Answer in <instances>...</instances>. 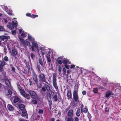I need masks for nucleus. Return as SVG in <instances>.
Masks as SVG:
<instances>
[{
	"label": "nucleus",
	"instance_id": "nucleus-22",
	"mask_svg": "<svg viewBox=\"0 0 121 121\" xmlns=\"http://www.w3.org/2000/svg\"><path fill=\"white\" fill-rule=\"evenodd\" d=\"M80 110L79 109H78L77 111L76 115L78 117H79L80 116Z\"/></svg>",
	"mask_w": 121,
	"mask_h": 121
},
{
	"label": "nucleus",
	"instance_id": "nucleus-45",
	"mask_svg": "<svg viewBox=\"0 0 121 121\" xmlns=\"http://www.w3.org/2000/svg\"><path fill=\"white\" fill-rule=\"evenodd\" d=\"M58 62V63L60 65H61L62 64V62L60 60H59Z\"/></svg>",
	"mask_w": 121,
	"mask_h": 121
},
{
	"label": "nucleus",
	"instance_id": "nucleus-26",
	"mask_svg": "<svg viewBox=\"0 0 121 121\" xmlns=\"http://www.w3.org/2000/svg\"><path fill=\"white\" fill-rule=\"evenodd\" d=\"M0 72H2L3 73H4L5 74V73L4 72V70L3 67H0Z\"/></svg>",
	"mask_w": 121,
	"mask_h": 121
},
{
	"label": "nucleus",
	"instance_id": "nucleus-3",
	"mask_svg": "<svg viewBox=\"0 0 121 121\" xmlns=\"http://www.w3.org/2000/svg\"><path fill=\"white\" fill-rule=\"evenodd\" d=\"M31 42H32V45L31 47V49L33 51H35L36 49H38V47L37 43L35 41V39L34 38L31 39Z\"/></svg>",
	"mask_w": 121,
	"mask_h": 121
},
{
	"label": "nucleus",
	"instance_id": "nucleus-42",
	"mask_svg": "<svg viewBox=\"0 0 121 121\" xmlns=\"http://www.w3.org/2000/svg\"><path fill=\"white\" fill-rule=\"evenodd\" d=\"M26 43H27V45H29L30 46V43L28 41H26Z\"/></svg>",
	"mask_w": 121,
	"mask_h": 121
},
{
	"label": "nucleus",
	"instance_id": "nucleus-5",
	"mask_svg": "<svg viewBox=\"0 0 121 121\" xmlns=\"http://www.w3.org/2000/svg\"><path fill=\"white\" fill-rule=\"evenodd\" d=\"M13 23H9V24L7 26V27L10 30L13 29L14 27H16L17 28V22L16 21H15V22L13 21H12Z\"/></svg>",
	"mask_w": 121,
	"mask_h": 121
},
{
	"label": "nucleus",
	"instance_id": "nucleus-56",
	"mask_svg": "<svg viewBox=\"0 0 121 121\" xmlns=\"http://www.w3.org/2000/svg\"><path fill=\"white\" fill-rule=\"evenodd\" d=\"M26 15L27 16H29L30 17H31V16H32V15H31L30 14V13L28 14H26Z\"/></svg>",
	"mask_w": 121,
	"mask_h": 121
},
{
	"label": "nucleus",
	"instance_id": "nucleus-41",
	"mask_svg": "<svg viewBox=\"0 0 121 121\" xmlns=\"http://www.w3.org/2000/svg\"><path fill=\"white\" fill-rule=\"evenodd\" d=\"M62 68L60 66H59L58 67V71L60 72L61 71Z\"/></svg>",
	"mask_w": 121,
	"mask_h": 121
},
{
	"label": "nucleus",
	"instance_id": "nucleus-21",
	"mask_svg": "<svg viewBox=\"0 0 121 121\" xmlns=\"http://www.w3.org/2000/svg\"><path fill=\"white\" fill-rule=\"evenodd\" d=\"M88 111L87 108H85L83 109H81V112H83L84 113H86Z\"/></svg>",
	"mask_w": 121,
	"mask_h": 121
},
{
	"label": "nucleus",
	"instance_id": "nucleus-58",
	"mask_svg": "<svg viewBox=\"0 0 121 121\" xmlns=\"http://www.w3.org/2000/svg\"><path fill=\"white\" fill-rule=\"evenodd\" d=\"M29 82H30V86H31L32 85V82L31 81L29 80Z\"/></svg>",
	"mask_w": 121,
	"mask_h": 121
},
{
	"label": "nucleus",
	"instance_id": "nucleus-19",
	"mask_svg": "<svg viewBox=\"0 0 121 121\" xmlns=\"http://www.w3.org/2000/svg\"><path fill=\"white\" fill-rule=\"evenodd\" d=\"M73 118L72 117H65V120L66 121H73Z\"/></svg>",
	"mask_w": 121,
	"mask_h": 121
},
{
	"label": "nucleus",
	"instance_id": "nucleus-36",
	"mask_svg": "<svg viewBox=\"0 0 121 121\" xmlns=\"http://www.w3.org/2000/svg\"><path fill=\"white\" fill-rule=\"evenodd\" d=\"M32 102L33 103V104H36L37 103V101L35 100H32Z\"/></svg>",
	"mask_w": 121,
	"mask_h": 121
},
{
	"label": "nucleus",
	"instance_id": "nucleus-57",
	"mask_svg": "<svg viewBox=\"0 0 121 121\" xmlns=\"http://www.w3.org/2000/svg\"><path fill=\"white\" fill-rule=\"evenodd\" d=\"M75 66L74 65H71V66L70 68H73Z\"/></svg>",
	"mask_w": 121,
	"mask_h": 121
},
{
	"label": "nucleus",
	"instance_id": "nucleus-23",
	"mask_svg": "<svg viewBox=\"0 0 121 121\" xmlns=\"http://www.w3.org/2000/svg\"><path fill=\"white\" fill-rule=\"evenodd\" d=\"M22 113V115L24 116H26L27 114V112L26 110L23 111Z\"/></svg>",
	"mask_w": 121,
	"mask_h": 121
},
{
	"label": "nucleus",
	"instance_id": "nucleus-1",
	"mask_svg": "<svg viewBox=\"0 0 121 121\" xmlns=\"http://www.w3.org/2000/svg\"><path fill=\"white\" fill-rule=\"evenodd\" d=\"M52 83L53 86L56 90L57 91H59L58 87L56 83V73H53Z\"/></svg>",
	"mask_w": 121,
	"mask_h": 121
},
{
	"label": "nucleus",
	"instance_id": "nucleus-32",
	"mask_svg": "<svg viewBox=\"0 0 121 121\" xmlns=\"http://www.w3.org/2000/svg\"><path fill=\"white\" fill-rule=\"evenodd\" d=\"M37 69L38 70V72L39 73H40L41 72V71L40 70V65H39L38 64H37Z\"/></svg>",
	"mask_w": 121,
	"mask_h": 121
},
{
	"label": "nucleus",
	"instance_id": "nucleus-15",
	"mask_svg": "<svg viewBox=\"0 0 121 121\" xmlns=\"http://www.w3.org/2000/svg\"><path fill=\"white\" fill-rule=\"evenodd\" d=\"M0 38L1 39L4 40L5 39H9V38L10 37L9 36H8L2 35L0 36Z\"/></svg>",
	"mask_w": 121,
	"mask_h": 121
},
{
	"label": "nucleus",
	"instance_id": "nucleus-53",
	"mask_svg": "<svg viewBox=\"0 0 121 121\" xmlns=\"http://www.w3.org/2000/svg\"><path fill=\"white\" fill-rule=\"evenodd\" d=\"M12 71H13L14 72H15V69L14 67H12Z\"/></svg>",
	"mask_w": 121,
	"mask_h": 121
},
{
	"label": "nucleus",
	"instance_id": "nucleus-62",
	"mask_svg": "<svg viewBox=\"0 0 121 121\" xmlns=\"http://www.w3.org/2000/svg\"><path fill=\"white\" fill-rule=\"evenodd\" d=\"M69 109V108H67L65 110L67 111Z\"/></svg>",
	"mask_w": 121,
	"mask_h": 121
},
{
	"label": "nucleus",
	"instance_id": "nucleus-7",
	"mask_svg": "<svg viewBox=\"0 0 121 121\" xmlns=\"http://www.w3.org/2000/svg\"><path fill=\"white\" fill-rule=\"evenodd\" d=\"M73 98L75 102H77L78 101V96L77 92L76 91H73Z\"/></svg>",
	"mask_w": 121,
	"mask_h": 121
},
{
	"label": "nucleus",
	"instance_id": "nucleus-44",
	"mask_svg": "<svg viewBox=\"0 0 121 121\" xmlns=\"http://www.w3.org/2000/svg\"><path fill=\"white\" fill-rule=\"evenodd\" d=\"M55 94V92L53 91H51V95H53Z\"/></svg>",
	"mask_w": 121,
	"mask_h": 121
},
{
	"label": "nucleus",
	"instance_id": "nucleus-47",
	"mask_svg": "<svg viewBox=\"0 0 121 121\" xmlns=\"http://www.w3.org/2000/svg\"><path fill=\"white\" fill-rule=\"evenodd\" d=\"M30 55L32 58H33L35 56L32 53Z\"/></svg>",
	"mask_w": 121,
	"mask_h": 121
},
{
	"label": "nucleus",
	"instance_id": "nucleus-10",
	"mask_svg": "<svg viewBox=\"0 0 121 121\" xmlns=\"http://www.w3.org/2000/svg\"><path fill=\"white\" fill-rule=\"evenodd\" d=\"M19 101L20 102H22V101L18 97H15L13 100V102L16 103L17 102Z\"/></svg>",
	"mask_w": 121,
	"mask_h": 121
},
{
	"label": "nucleus",
	"instance_id": "nucleus-18",
	"mask_svg": "<svg viewBox=\"0 0 121 121\" xmlns=\"http://www.w3.org/2000/svg\"><path fill=\"white\" fill-rule=\"evenodd\" d=\"M63 63L65 64H66L67 63L70 64V63L69 62L68 60L66 59H65L62 62Z\"/></svg>",
	"mask_w": 121,
	"mask_h": 121
},
{
	"label": "nucleus",
	"instance_id": "nucleus-11",
	"mask_svg": "<svg viewBox=\"0 0 121 121\" xmlns=\"http://www.w3.org/2000/svg\"><path fill=\"white\" fill-rule=\"evenodd\" d=\"M67 96V99H70L72 97L71 91L70 90L68 89Z\"/></svg>",
	"mask_w": 121,
	"mask_h": 121
},
{
	"label": "nucleus",
	"instance_id": "nucleus-54",
	"mask_svg": "<svg viewBox=\"0 0 121 121\" xmlns=\"http://www.w3.org/2000/svg\"><path fill=\"white\" fill-rule=\"evenodd\" d=\"M86 94V92L85 91H83L82 92V94L83 95H85Z\"/></svg>",
	"mask_w": 121,
	"mask_h": 121
},
{
	"label": "nucleus",
	"instance_id": "nucleus-17",
	"mask_svg": "<svg viewBox=\"0 0 121 121\" xmlns=\"http://www.w3.org/2000/svg\"><path fill=\"white\" fill-rule=\"evenodd\" d=\"M6 63L4 61H0V67H3L6 65Z\"/></svg>",
	"mask_w": 121,
	"mask_h": 121
},
{
	"label": "nucleus",
	"instance_id": "nucleus-20",
	"mask_svg": "<svg viewBox=\"0 0 121 121\" xmlns=\"http://www.w3.org/2000/svg\"><path fill=\"white\" fill-rule=\"evenodd\" d=\"M19 107L21 110H23L25 108L24 106L22 104H21L19 105Z\"/></svg>",
	"mask_w": 121,
	"mask_h": 121
},
{
	"label": "nucleus",
	"instance_id": "nucleus-37",
	"mask_svg": "<svg viewBox=\"0 0 121 121\" xmlns=\"http://www.w3.org/2000/svg\"><path fill=\"white\" fill-rule=\"evenodd\" d=\"M98 91L97 89V88H95L93 90V92L94 93H96Z\"/></svg>",
	"mask_w": 121,
	"mask_h": 121
},
{
	"label": "nucleus",
	"instance_id": "nucleus-52",
	"mask_svg": "<svg viewBox=\"0 0 121 121\" xmlns=\"http://www.w3.org/2000/svg\"><path fill=\"white\" fill-rule=\"evenodd\" d=\"M109 111V108H105V112H108Z\"/></svg>",
	"mask_w": 121,
	"mask_h": 121
},
{
	"label": "nucleus",
	"instance_id": "nucleus-30",
	"mask_svg": "<svg viewBox=\"0 0 121 121\" xmlns=\"http://www.w3.org/2000/svg\"><path fill=\"white\" fill-rule=\"evenodd\" d=\"M111 94V93L109 92L107 93L105 95V97H109Z\"/></svg>",
	"mask_w": 121,
	"mask_h": 121
},
{
	"label": "nucleus",
	"instance_id": "nucleus-61",
	"mask_svg": "<svg viewBox=\"0 0 121 121\" xmlns=\"http://www.w3.org/2000/svg\"><path fill=\"white\" fill-rule=\"evenodd\" d=\"M74 103V101L73 100H72L71 102V103L72 104H73Z\"/></svg>",
	"mask_w": 121,
	"mask_h": 121
},
{
	"label": "nucleus",
	"instance_id": "nucleus-49",
	"mask_svg": "<svg viewBox=\"0 0 121 121\" xmlns=\"http://www.w3.org/2000/svg\"><path fill=\"white\" fill-rule=\"evenodd\" d=\"M63 71H64V74H65L66 72V70L65 68H63Z\"/></svg>",
	"mask_w": 121,
	"mask_h": 121
},
{
	"label": "nucleus",
	"instance_id": "nucleus-64",
	"mask_svg": "<svg viewBox=\"0 0 121 121\" xmlns=\"http://www.w3.org/2000/svg\"><path fill=\"white\" fill-rule=\"evenodd\" d=\"M2 86L1 84L0 83V88H1Z\"/></svg>",
	"mask_w": 121,
	"mask_h": 121
},
{
	"label": "nucleus",
	"instance_id": "nucleus-14",
	"mask_svg": "<svg viewBox=\"0 0 121 121\" xmlns=\"http://www.w3.org/2000/svg\"><path fill=\"white\" fill-rule=\"evenodd\" d=\"M17 53L16 50L15 49H13L11 52V54L13 56L16 55Z\"/></svg>",
	"mask_w": 121,
	"mask_h": 121
},
{
	"label": "nucleus",
	"instance_id": "nucleus-46",
	"mask_svg": "<svg viewBox=\"0 0 121 121\" xmlns=\"http://www.w3.org/2000/svg\"><path fill=\"white\" fill-rule=\"evenodd\" d=\"M12 34H13L15 35L16 34V30L12 31Z\"/></svg>",
	"mask_w": 121,
	"mask_h": 121
},
{
	"label": "nucleus",
	"instance_id": "nucleus-55",
	"mask_svg": "<svg viewBox=\"0 0 121 121\" xmlns=\"http://www.w3.org/2000/svg\"><path fill=\"white\" fill-rule=\"evenodd\" d=\"M19 121H25L22 118H20L19 119Z\"/></svg>",
	"mask_w": 121,
	"mask_h": 121
},
{
	"label": "nucleus",
	"instance_id": "nucleus-25",
	"mask_svg": "<svg viewBox=\"0 0 121 121\" xmlns=\"http://www.w3.org/2000/svg\"><path fill=\"white\" fill-rule=\"evenodd\" d=\"M53 98L55 101H56L58 100V97L56 95H54L53 97Z\"/></svg>",
	"mask_w": 121,
	"mask_h": 121
},
{
	"label": "nucleus",
	"instance_id": "nucleus-9",
	"mask_svg": "<svg viewBox=\"0 0 121 121\" xmlns=\"http://www.w3.org/2000/svg\"><path fill=\"white\" fill-rule=\"evenodd\" d=\"M73 114V110L70 109L69 110L67 114V115L69 117H72Z\"/></svg>",
	"mask_w": 121,
	"mask_h": 121
},
{
	"label": "nucleus",
	"instance_id": "nucleus-40",
	"mask_svg": "<svg viewBox=\"0 0 121 121\" xmlns=\"http://www.w3.org/2000/svg\"><path fill=\"white\" fill-rule=\"evenodd\" d=\"M41 90L43 92H45L46 91V88L44 87H42L41 88Z\"/></svg>",
	"mask_w": 121,
	"mask_h": 121
},
{
	"label": "nucleus",
	"instance_id": "nucleus-24",
	"mask_svg": "<svg viewBox=\"0 0 121 121\" xmlns=\"http://www.w3.org/2000/svg\"><path fill=\"white\" fill-rule=\"evenodd\" d=\"M19 39L22 43L25 45H26V43L25 40L22 39L21 38H19Z\"/></svg>",
	"mask_w": 121,
	"mask_h": 121
},
{
	"label": "nucleus",
	"instance_id": "nucleus-16",
	"mask_svg": "<svg viewBox=\"0 0 121 121\" xmlns=\"http://www.w3.org/2000/svg\"><path fill=\"white\" fill-rule=\"evenodd\" d=\"M7 107L8 109L9 110L11 111L13 109V106L10 104H9L8 105Z\"/></svg>",
	"mask_w": 121,
	"mask_h": 121
},
{
	"label": "nucleus",
	"instance_id": "nucleus-29",
	"mask_svg": "<svg viewBox=\"0 0 121 121\" xmlns=\"http://www.w3.org/2000/svg\"><path fill=\"white\" fill-rule=\"evenodd\" d=\"M21 35L22 37H25L26 36V34L23 31H22Z\"/></svg>",
	"mask_w": 121,
	"mask_h": 121
},
{
	"label": "nucleus",
	"instance_id": "nucleus-2",
	"mask_svg": "<svg viewBox=\"0 0 121 121\" xmlns=\"http://www.w3.org/2000/svg\"><path fill=\"white\" fill-rule=\"evenodd\" d=\"M27 92H28L30 95L31 98L37 100L38 99V97L36 93L34 91L31 90L29 91L28 90Z\"/></svg>",
	"mask_w": 121,
	"mask_h": 121
},
{
	"label": "nucleus",
	"instance_id": "nucleus-35",
	"mask_svg": "<svg viewBox=\"0 0 121 121\" xmlns=\"http://www.w3.org/2000/svg\"><path fill=\"white\" fill-rule=\"evenodd\" d=\"M48 103L49 106L51 107V105L52 104V102L51 99L48 100Z\"/></svg>",
	"mask_w": 121,
	"mask_h": 121
},
{
	"label": "nucleus",
	"instance_id": "nucleus-34",
	"mask_svg": "<svg viewBox=\"0 0 121 121\" xmlns=\"http://www.w3.org/2000/svg\"><path fill=\"white\" fill-rule=\"evenodd\" d=\"M28 38L31 41V39L33 38H32L31 36L29 34L28 35Z\"/></svg>",
	"mask_w": 121,
	"mask_h": 121
},
{
	"label": "nucleus",
	"instance_id": "nucleus-59",
	"mask_svg": "<svg viewBox=\"0 0 121 121\" xmlns=\"http://www.w3.org/2000/svg\"><path fill=\"white\" fill-rule=\"evenodd\" d=\"M55 121V119H54V118H52L51 119L50 121Z\"/></svg>",
	"mask_w": 121,
	"mask_h": 121
},
{
	"label": "nucleus",
	"instance_id": "nucleus-12",
	"mask_svg": "<svg viewBox=\"0 0 121 121\" xmlns=\"http://www.w3.org/2000/svg\"><path fill=\"white\" fill-rule=\"evenodd\" d=\"M33 78L35 83L36 84H37L38 80L37 76L35 73H33Z\"/></svg>",
	"mask_w": 121,
	"mask_h": 121
},
{
	"label": "nucleus",
	"instance_id": "nucleus-13",
	"mask_svg": "<svg viewBox=\"0 0 121 121\" xmlns=\"http://www.w3.org/2000/svg\"><path fill=\"white\" fill-rule=\"evenodd\" d=\"M12 94V92L10 90H6L5 92V95L7 96L10 95Z\"/></svg>",
	"mask_w": 121,
	"mask_h": 121
},
{
	"label": "nucleus",
	"instance_id": "nucleus-28",
	"mask_svg": "<svg viewBox=\"0 0 121 121\" xmlns=\"http://www.w3.org/2000/svg\"><path fill=\"white\" fill-rule=\"evenodd\" d=\"M39 62L41 65H43V62L41 59H39Z\"/></svg>",
	"mask_w": 121,
	"mask_h": 121
},
{
	"label": "nucleus",
	"instance_id": "nucleus-4",
	"mask_svg": "<svg viewBox=\"0 0 121 121\" xmlns=\"http://www.w3.org/2000/svg\"><path fill=\"white\" fill-rule=\"evenodd\" d=\"M19 91L23 97L28 99H30V96L28 94H26L24 90L19 89Z\"/></svg>",
	"mask_w": 121,
	"mask_h": 121
},
{
	"label": "nucleus",
	"instance_id": "nucleus-48",
	"mask_svg": "<svg viewBox=\"0 0 121 121\" xmlns=\"http://www.w3.org/2000/svg\"><path fill=\"white\" fill-rule=\"evenodd\" d=\"M65 68L67 69H69V68L68 65L66 64H65Z\"/></svg>",
	"mask_w": 121,
	"mask_h": 121
},
{
	"label": "nucleus",
	"instance_id": "nucleus-31",
	"mask_svg": "<svg viewBox=\"0 0 121 121\" xmlns=\"http://www.w3.org/2000/svg\"><path fill=\"white\" fill-rule=\"evenodd\" d=\"M4 60L6 61H7L9 60V59L7 56H5L4 58Z\"/></svg>",
	"mask_w": 121,
	"mask_h": 121
},
{
	"label": "nucleus",
	"instance_id": "nucleus-60",
	"mask_svg": "<svg viewBox=\"0 0 121 121\" xmlns=\"http://www.w3.org/2000/svg\"><path fill=\"white\" fill-rule=\"evenodd\" d=\"M19 32L20 33H21L22 32V29H19Z\"/></svg>",
	"mask_w": 121,
	"mask_h": 121
},
{
	"label": "nucleus",
	"instance_id": "nucleus-27",
	"mask_svg": "<svg viewBox=\"0 0 121 121\" xmlns=\"http://www.w3.org/2000/svg\"><path fill=\"white\" fill-rule=\"evenodd\" d=\"M45 87L46 90L48 91H49L50 89L49 86L48 85H46L45 86Z\"/></svg>",
	"mask_w": 121,
	"mask_h": 121
},
{
	"label": "nucleus",
	"instance_id": "nucleus-39",
	"mask_svg": "<svg viewBox=\"0 0 121 121\" xmlns=\"http://www.w3.org/2000/svg\"><path fill=\"white\" fill-rule=\"evenodd\" d=\"M43 110H41L40 109H39V110L38 111V113L39 114H43Z\"/></svg>",
	"mask_w": 121,
	"mask_h": 121
},
{
	"label": "nucleus",
	"instance_id": "nucleus-8",
	"mask_svg": "<svg viewBox=\"0 0 121 121\" xmlns=\"http://www.w3.org/2000/svg\"><path fill=\"white\" fill-rule=\"evenodd\" d=\"M6 85L7 86V87L9 89H12V87L11 86L10 82L7 79H6L5 81Z\"/></svg>",
	"mask_w": 121,
	"mask_h": 121
},
{
	"label": "nucleus",
	"instance_id": "nucleus-33",
	"mask_svg": "<svg viewBox=\"0 0 121 121\" xmlns=\"http://www.w3.org/2000/svg\"><path fill=\"white\" fill-rule=\"evenodd\" d=\"M47 59L48 61L49 62V64H50V63L51 62V59L48 56H47Z\"/></svg>",
	"mask_w": 121,
	"mask_h": 121
},
{
	"label": "nucleus",
	"instance_id": "nucleus-38",
	"mask_svg": "<svg viewBox=\"0 0 121 121\" xmlns=\"http://www.w3.org/2000/svg\"><path fill=\"white\" fill-rule=\"evenodd\" d=\"M38 15H34L33 14L32 15V16L31 17L32 18H34L35 17H38Z\"/></svg>",
	"mask_w": 121,
	"mask_h": 121
},
{
	"label": "nucleus",
	"instance_id": "nucleus-43",
	"mask_svg": "<svg viewBox=\"0 0 121 121\" xmlns=\"http://www.w3.org/2000/svg\"><path fill=\"white\" fill-rule=\"evenodd\" d=\"M4 29L3 27L0 25V31H2Z\"/></svg>",
	"mask_w": 121,
	"mask_h": 121
},
{
	"label": "nucleus",
	"instance_id": "nucleus-50",
	"mask_svg": "<svg viewBox=\"0 0 121 121\" xmlns=\"http://www.w3.org/2000/svg\"><path fill=\"white\" fill-rule=\"evenodd\" d=\"M67 73H68V74H67V76H68V73H70V71L69 70H68L67 71Z\"/></svg>",
	"mask_w": 121,
	"mask_h": 121
},
{
	"label": "nucleus",
	"instance_id": "nucleus-51",
	"mask_svg": "<svg viewBox=\"0 0 121 121\" xmlns=\"http://www.w3.org/2000/svg\"><path fill=\"white\" fill-rule=\"evenodd\" d=\"M74 119L76 121H78L79 119L77 117H75L74 118Z\"/></svg>",
	"mask_w": 121,
	"mask_h": 121
},
{
	"label": "nucleus",
	"instance_id": "nucleus-6",
	"mask_svg": "<svg viewBox=\"0 0 121 121\" xmlns=\"http://www.w3.org/2000/svg\"><path fill=\"white\" fill-rule=\"evenodd\" d=\"M39 80L40 81L45 82L46 78L45 74L43 73H40L39 75Z\"/></svg>",
	"mask_w": 121,
	"mask_h": 121
},
{
	"label": "nucleus",
	"instance_id": "nucleus-63",
	"mask_svg": "<svg viewBox=\"0 0 121 121\" xmlns=\"http://www.w3.org/2000/svg\"><path fill=\"white\" fill-rule=\"evenodd\" d=\"M4 21L5 22H7V20L5 19H4Z\"/></svg>",
	"mask_w": 121,
	"mask_h": 121
}]
</instances>
